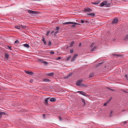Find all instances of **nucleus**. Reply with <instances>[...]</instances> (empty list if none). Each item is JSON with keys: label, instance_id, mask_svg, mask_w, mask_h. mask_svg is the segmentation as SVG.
I'll return each instance as SVG.
<instances>
[{"label": "nucleus", "instance_id": "obj_1", "mask_svg": "<svg viewBox=\"0 0 128 128\" xmlns=\"http://www.w3.org/2000/svg\"><path fill=\"white\" fill-rule=\"evenodd\" d=\"M97 46V45L95 43L91 44L90 46V51L92 52L94 51L96 48Z\"/></svg>", "mask_w": 128, "mask_h": 128}, {"label": "nucleus", "instance_id": "obj_2", "mask_svg": "<svg viewBox=\"0 0 128 128\" xmlns=\"http://www.w3.org/2000/svg\"><path fill=\"white\" fill-rule=\"evenodd\" d=\"M83 81L82 79H81L80 80H78L76 83V85L81 86H84L85 85L84 84H82L81 82Z\"/></svg>", "mask_w": 128, "mask_h": 128}, {"label": "nucleus", "instance_id": "obj_3", "mask_svg": "<svg viewBox=\"0 0 128 128\" xmlns=\"http://www.w3.org/2000/svg\"><path fill=\"white\" fill-rule=\"evenodd\" d=\"M92 10V9L88 8H86L85 9L84 11L86 13H91Z\"/></svg>", "mask_w": 128, "mask_h": 128}, {"label": "nucleus", "instance_id": "obj_4", "mask_svg": "<svg viewBox=\"0 0 128 128\" xmlns=\"http://www.w3.org/2000/svg\"><path fill=\"white\" fill-rule=\"evenodd\" d=\"M38 61L40 63H44L45 65H46L48 64V63L46 62L44 60L40 59H38Z\"/></svg>", "mask_w": 128, "mask_h": 128}, {"label": "nucleus", "instance_id": "obj_5", "mask_svg": "<svg viewBox=\"0 0 128 128\" xmlns=\"http://www.w3.org/2000/svg\"><path fill=\"white\" fill-rule=\"evenodd\" d=\"M28 12L30 14H37L38 12L35 11H34L31 10H28Z\"/></svg>", "mask_w": 128, "mask_h": 128}, {"label": "nucleus", "instance_id": "obj_6", "mask_svg": "<svg viewBox=\"0 0 128 128\" xmlns=\"http://www.w3.org/2000/svg\"><path fill=\"white\" fill-rule=\"evenodd\" d=\"M107 3V2L106 1H104L103 2L101 3L100 4V6H104L106 5Z\"/></svg>", "mask_w": 128, "mask_h": 128}, {"label": "nucleus", "instance_id": "obj_7", "mask_svg": "<svg viewBox=\"0 0 128 128\" xmlns=\"http://www.w3.org/2000/svg\"><path fill=\"white\" fill-rule=\"evenodd\" d=\"M26 74H28L30 75H32L34 74L32 72H30L28 71H25Z\"/></svg>", "mask_w": 128, "mask_h": 128}, {"label": "nucleus", "instance_id": "obj_8", "mask_svg": "<svg viewBox=\"0 0 128 128\" xmlns=\"http://www.w3.org/2000/svg\"><path fill=\"white\" fill-rule=\"evenodd\" d=\"M77 92L78 93H79L80 94L83 96H85L86 94V93L84 92L81 91H78Z\"/></svg>", "mask_w": 128, "mask_h": 128}, {"label": "nucleus", "instance_id": "obj_9", "mask_svg": "<svg viewBox=\"0 0 128 128\" xmlns=\"http://www.w3.org/2000/svg\"><path fill=\"white\" fill-rule=\"evenodd\" d=\"M118 22V20L117 19H114L112 21V23L114 24L117 23Z\"/></svg>", "mask_w": 128, "mask_h": 128}, {"label": "nucleus", "instance_id": "obj_10", "mask_svg": "<svg viewBox=\"0 0 128 128\" xmlns=\"http://www.w3.org/2000/svg\"><path fill=\"white\" fill-rule=\"evenodd\" d=\"M42 37L43 38L42 39V41L43 42L44 44V45H46V41L45 40V38L44 37Z\"/></svg>", "mask_w": 128, "mask_h": 128}, {"label": "nucleus", "instance_id": "obj_11", "mask_svg": "<svg viewBox=\"0 0 128 128\" xmlns=\"http://www.w3.org/2000/svg\"><path fill=\"white\" fill-rule=\"evenodd\" d=\"M49 99V98H47L45 99L44 101V103L46 104H48V100Z\"/></svg>", "mask_w": 128, "mask_h": 128}, {"label": "nucleus", "instance_id": "obj_12", "mask_svg": "<svg viewBox=\"0 0 128 128\" xmlns=\"http://www.w3.org/2000/svg\"><path fill=\"white\" fill-rule=\"evenodd\" d=\"M74 23V22H65L63 23V24H72Z\"/></svg>", "mask_w": 128, "mask_h": 128}, {"label": "nucleus", "instance_id": "obj_13", "mask_svg": "<svg viewBox=\"0 0 128 128\" xmlns=\"http://www.w3.org/2000/svg\"><path fill=\"white\" fill-rule=\"evenodd\" d=\"M87 14L90 16L92 17L94 16L95 15V14L94 13H88V14Z\"/></svg>", "mask_w": 128, "mask_h": 128}, {"label": "nucleus", "instance_id": "obj_14", "mask_svg": "<svg viewBox=\"0 0 128 128\" xmlns=\"http://www.w3.org/2000/svg\"><path fill=\"white\" fill-rule=\"evenodd\" d=\"M6 114V113L5 112H0V118L1 117L2 115V114Z\"/></svg>", "mask_w": 128, "mask_h": 128}, {"label": "nucleus", "instance_id": "obj_15", "mask_svg": "<svg viewBox=\"0 0 128 128\" xmlns=\"http://www.w3.org/2000/svg\"><path fill=\"white\" fill-rule=\"evenodd\" d=\"M56 99L54 98H52L50 99V100L52 102H54L56 100Z\"/></svg>", "mask_w": 128, "mask_h": 128}, {"label": "nucleus", "instance_id": "obj_16", "mask_svg": "<svg viewBox=\"0 0 128 128\" xmlns=\"http://www.w3.org/2000/svg\"><path fill=\"white\" fill-rule=\"evenodd\" d=\"M100 3V2H92V4H95L96 5H97L98 4Z\"/></svg>", "mask_w": 128, "mask_h": 128}, {"label": "nucleus", "instance_id": "obj_17", "mask_svg": "<svg viewBox=\"0 0 128 128\" xmlns=\"http://www.w3.org/2000/svg\"><path fill=\"white\" fill-rule=\"evenodd\" d=\"M128 39V34L125 36L124 38V40H127Z\"/></svg>", "mask_w": 128, "mask_h": 128}, {"label": "nucleus", "instance_id": "obj_18", "mask_svg": "<svg viewBox=\"0 0 128 128\" xmlns=\"http://www.w3.org/2000/svg\"><path fill=\"white\" fill-rule=\"evenodd\" d=\"M24 47H25L27 48H29V44H24Z\"/></svg>", "mask_w": 128, "mask_h": 128}, {"label": "nucleus", "instance_id": "obj_19", "mask_svg": "<svg viewBox=\"0 0 128 128\" xmlns=\"http://www.w3.org/2000/svg\"><path fill=\"white\" fill-rule=\"evenodd\" d=\"M54 74V72H51L50 73H49L48 74V75L50 76H53Z\"/></svg>", "mask_w": 128, "mask_h": 128}, {"label": "nucleus", "instance_id": "obj_20", "mask_svg": "<svg viewBox=\"0 0 128 128\" xmlns=\"http://www.w3.org/2000/svg\"><path fill=\"white\" fill-rule=\"evenodd\" d=\"M74 41H72V42L70 44V47H72V46L74 44Z\"/></svg>", "mask_w": 128, "mask_h": 128}, {"label": "nucleus", "instance_id": "obj_21", "mask_svg": "<svg viewBox=\"0 0 128 128\" xmlns=\"http://www.w3.org/2000/svg\"><path fill=\"white\" fill-rule=\"evenodd\" d=\"M12 47V46H7V47H8V49L10 50H12L11 48Z\"/></svg>", "mask_w": 128, "mask_h": 128}, {"label": "nucleus", "instance_id": "obj_22", "mask_svg": "<svg viewBox=\"0 0 128 128\" xmlns=\"http://www.w3.org/2000/svg\"><path fill=\"white\" fill-rule=\"evenodd\" d=\"M112 56H122L121 54H112Z\"/></svg>", "mask_w": 128, "mask_h": 128}, {"label": "nucleus", "instance_id": "obj_23", "mask_svg": "<svg viewBox=\"0 0 128 128\" xmlns=\"http://www.w3.org/2000/svg\"><path fill=\"white\" fill-rule=\"evenodd\" d=\"M94 73H91L90 74V75L89 76V78H91V77H92V76H93L94 75Z\"/></svg>", "mask_w": 128, "mask_h": 128}, {"label": "nucleus", "instance_id": "obj_24", "mask_svg": "<svg viewBox=\"0 0 128 128\" xmlns=\"http://www.w3.org/2000/svg\"><path fill=\"white\" fill-rule=\"evenodd\" d=\"M15 28L16 29L20 30V26H15Z\"/></svg>", "mask_w": 128, "mask_h": 128}, {"label": "nucleus", "instance_id": "obj_25", "mask_svg": "<svg viewBox=\"0 0 128 128\" xmlns=\"http://www.w3.org/2000/svg\"><path fill=\"white\" fill-rule=\"evenodd\" d=\"M44 81L45 82H48L50 81V80L48 79H45L44 80Z\"/></svg>", "mask_w": 128, "mask_h": 128}, {"label": "nucleus", "instance_id": "obj_26", "mask_svg": "<svg viewBox=\"0 0 128 128\" xmlns=\"http://www.w3.org/2000/svg\"><path fill=\"white\" fill-rule=\"evenodd\" d=\"M60 28L59 27L57 26L56 27V28H55V30H56L57 31H58L59 30V29Z\"/></svg>", "mask_w": 128, "mask_h": 128}, {"label": "nucleus", "instance_id": "obj_27", "mask_svg": "<svg viewBox=\"0 0 128 128\" xmlns=\"http://www.w3.org/2000/svg\"><path fill=\"white\" fill-rule=\"evenodd\" d=\"M20 27L22 28H26V26L24 25H21L20 26Z\"/></svg>", "mask_w": 128, "mask_h": 128}, {"label": "nucleus", "instance_id": "obj_28", "mask_svg": "<svg viewBox=\"0 0 128 128\" xmlns=\"http://www.w3.org/2000/svg\"><path fill=\"white\" fill-rule=\"evenodd\" d=\"M76 56H73V57L72 58V59L71 60L72 61H74L75 59L76 58Z\"/></svg>", "mask_w": 128, "mask_h": 128}, {"label": "nucleus", "instance_id": "obj_29", "mask_svg": "<svg viewBox=\"0 0 128 128\" xmlns=\"http://www.w3.org/2000/svg\"><path fill=\"white\" fill-rule=\"evenodd\" d=\"M73 24H74L72 26V27H74L76 25V24H77L76 23H75L74 22V23H73Z\"/></svg>", "mask_w": 128, "mask_h": 128}, {"label": "nucleus", "instance_id": "obj_30", "mask_svg": "<svg viewBox=\"0 0 128 128\" xmlns=\"http://www.w3.org/2000/svg\"><path fill=\"white\" fill-rule=\"evenodd\" d=\"M50 31H48L46 33V36H48V34L50 33Z\"/></svg>", "mask_w": 128, "mask_h": 128}, {"label": "nucleus", "instance_id": "obj_31", "mask_svg": "<svg viewBox=\"0 0 128 128\" xmlns=\"http://www.w3.org/2000/svg\"><path fill=\"white\" fill-rule=\"evenodd\" d=\"M51 45V42L49 41L48 43V46H50Z\"/></svg>", "mask_w": 128, "mask_h": 128}, {"label": "nucleus", "instance_id": "obj_32", "mask_svg": "<svg viewBox=\"0 0 128 128\" xmlns=\"http://www.w3.org/2000/svg\"><path fill=\"white\" fill-rule=\"evenodd\" d=\"M58 31H57L55 32L54 33V35L55 36H56V34L58 33Z\"/></svg>", "mask_w": 128, "mask_h": 128}, {"label": "nucleus", "instance_id": "obj_33", "mask_svg": "<svg viewBox=\"0 0 128 128\" xmlns=\"http://www.w3.org/2000/svg\"><path fill=\"white\" fill-rule=\"evenodd\" d=\"M102 63V62H101L100 63L98 64L97 65V66H100Z\"/></svg>", "mask_w": 128, "mask_h": 128}, {"label": "nucleus", "instance_id": "obj_34", "mask_svg": "<svg viewBox=\"0 0 128 128\" xmlns=\"http://www.w3.org/2000/svg\"><path fill=\"white\" fill-rule=\"evenodd\" d=\"M110 6V4H106V7H109Z\"/></svg>", "mask_w": 128, "mask_h": 128}, {"label": "nucleus", "instance_id": "obj_35", "mask_svg": "<svg viewBox=\"0 0 128 128\" xmlns=\"http://www.w3.org/2000/svg\"><path fill=\"white\" fill-rule=\"evenodd\" d=\"M19 42L18 40H16V41L15 42V43H19Z\"/></svg>", "mask_w": 128, "mask_h": 128}, {"label": "nucleus", "instance_id": "obj_36", "mask_svg": "<svg viewBox=\"0 0 128 128\" xmlns=\"http://www.w3.org/2000/svg\"><path fill=\"white\" fill-rule=\"evenodd\" d=\"M48 53H50V54H54V52L52 51H51L50 52L49 51Z\"/></svg>", "mask_w": 128, "mask_h": 128}, {"label": "nucleus", "instance_id": "obj_37", "mask_svg": "<svg viewBox=\"0 0 128 128\" xmlns=\"http://www.w3.org/2000/svg\"><path fill=\"white\" fill-rule=\"evenodd\" d=\"M74 50L73 49H72L70 50V53H72L73 52Z\"/></svg>", "mask_w": 128, "mask_h": 128}, {"label": "nucleus", "instance_id": "obj_38", "mask_svg": "<svg viewBox=\"0 0 128 128\" xmlns=\"http://www.w3.org/2000/svg\"><path fill=\"white\" fill-rule=\"evenodd\" d=\"M70 58V56H68L66 59V60L68 61L69 59Z\"/></svg>", "mask_w": 128, "mask_h": 128}, {"label": "nucleus", "instance_id": "obj_39", "mask_svg": "<svg viewBox=\"0 0 128 128\" xmlns=\"http://www.w3.org/2000/svg\"><path fill=\"white\" fill-rule=\"evenodd\" d=\"M5 59L6 60H8V56H5Z\"/></svg>", "mask_w": 128, "mask_h": 128}, {"label": "nucleus", "instance_id": "obj_40", "mask_svg": "<svg viewBox=\"0 0 128 128\" xmlns=\"http://www.w3.org/2000/svg\"><path fill=\"white\" fill-rule=\"evenodd\" d=\"M54 31L52 30L50 32V34L53 35V33H54Z\"/></svg>", "mask_w": 128, "mask_h": 128}, {"label": "nucleus", "instance_id": "obj_41", "mask_svg": "<svg viewBox=\"0 0 128 128\" xmlns=\"http://www.w3.org/2000/svg\"><path fill=\"white\" fill-rule=\"evenodd\" d=\"M59 119L60 121H62V118L60 116H59Z\"/></svg>", "mask_w": 128, "mask_h": 128}, {"label": "nucleus", "instance_id": "obj_42", "mask_svg": "<svg viewBox=\"0 0 128 128\" xmlns=\"http://www.w3.org/2000/svg\"><path fill=\"white\" fill-rule=\"evenodd\" d=\"M82 102L84 103V105H85L86 104V102H85L84 100V99H83V100H82Z\"/></svg>", "mask_w": 128, "mask_h": 128}, {"label": "nucleus", "instance_id": "obj_43", "mask_svg": "<svg viewBox=\"0 0 128 128\" xmlns=\"http://www.w3.org/2000/svg\"><path fill=\"white\" fill-rule=\"evenodd\" d=\"M85 21L83 20H81V23H83Z\"/></svg>", "mask_w": 128, "mask_h": 128}, {"label": "nucleus", "instance_id": "obj_44", "mask_svg": "<svg viewBox=\"0 0 128 128\" xmlns=\"http://www.w3.org/2000/svg\"><path fill=\"white\" fill-rule=\"evenodd\" d=\"M61 58L60 57H59L57 58V60H59Z\"/></svg>", "mask_w": 128, "mask_h": 128}, {"label": "nucleus", "instance_id": "obj_45", "mask_svg": "<svg viewBox=\"0 0 128 128\" xmlns=\"http://www.w3.org/2000/svg\"><path fill=\"white\" fill-rule=\"evenodd\" d=\"M108 89L112 91H114V90L112 89H110L109 88H108Z\"/></svg>", "mask_w": 128, "mask_h": 128}, {"label": "nucleus", "instance_id": "obj_46", "mask_svg": "<svg viewBox=\"0 0 128 128\" xmlns=\"http://www.w3.org/2000/svg\"><path fill=\"white\" fill-rule=\"evenodd\" d=\"M5 56H8V54L5 53Z\"/></svg>", "mask_w": 128, "mask_h": 128}, {"label": "nucleus", "instance_id": "obj_47", "mask_svg": "<svg viewBox=\"0 0 128 128\" xmlns=\"http://www.w3.org/2000/svg\"><path fill=\"white\" fill-rule=\"evenodd\" d=\"M72 74H70L68 75V77H70V76H71L72 75Z\"/></svg>", "mask_w": 128, "mask_h": 128}, {"label": "nucleus", "instance_id": "obj_48", "mask_svg": "<svg viewBox=\"0 0 128 128\" xmlns=\"http://www.w3.org/2000/svg\"><path fill=\"white\" fill-rule=\"evenodd\" d=\"M107 105V104L106 103H104V106H106Z\"/></svg>", "mask_w": 128, "mask_h": 128}, {"label": "nucleus", "instance_id": "obj_49", "mask_svg": "<svg viewBox=\"0 0 128 128\" xmlns=\"http://www.w3.org/2000/svg\"><path fill=\"white\" fill-rule=\"evenodd\" d=\"M45 116V114H43V116L44 117Z\"/></svg>", "mask_w": 128, "mask_h": 128}, {"label": "nucleus", "instance_id": "obj_50", "mask_svg": "<svg viewBox=\"0 0 128 128\" xmlns=\"http://www.w3.org/2000/svg\"><path fill=\"white\" fill-rule=\"evenodd\" d=\"M125 77L126 78H127V74H126L125 75Z\"/></svg>", "mask_w": 128, "mask_h": 128}, {"label": "nucleus", "instance_id": "obj_51", "mask_svg": "<svg viewBox=\"0 0 128 128\" xmlns=\"http://www.w3.org/2000/svg\"><path fill=\"white\" fill-rule=\"evenodd\" d=\"M124 124H126V121H124Z\"/></svg>", "mask_w": 128, "mask_h": 128}, {"label": "nucleus", "instance_id": "obj_52", "mask_svg": "<svg viewBox=\"0 0 128 128\" xmlns=\"http://www.w3.org/2000/svg\"><path fill=\"white\" fill-rule=\"evenodd\" d=\"M74 56H78V55L77 54H74Z\"/></svg>", "mask_w": 128, "mask_h": 128}, {"label": "nucleus", "instance_id": "obj_53", "mask_svg": "<svg viewBox=\"0 0 128 128\" xmlns=\"http://www.w3.org/2000/svg\"><path fill=\"white\" fill-rule=\"evenodd\" d=\"M81 45V43H80L79 45V46H80Z\"/></svg>", "mask_w": 128, "mask_h": 128}, {"label": "nucleus", "instance_id": "obj_54", "mask_svg": "<svg viewBox=\"0 0 128 128\" xmlns=\"http://www.w3.org/2000/svg\"><path fill=\"white\" fill-rule=\"evenodd\" d=\"M124 0V1H128V0Z\"/></svg>", "mask_w": 128, "mask_h": 128}, {"label": "nucleus", "instance_id": "obj_55", "mask_svg": "<svg viewBox=\"0 0 128 128\" xmlns=\"http://www.w3.org/2000/svg\"><path fill=\"white\" fill-rule=\"evenodd\" d=\"M112 111H111V114H112Z\"/></svg>", "mask_w": 128, "mask_h": 128}, {"label": "nucleus", "instance_id": "obj_56", "mask_svg": "<svg viewBox=\"0 0 128 128\" xmlns=\"http://www.w3.org/2000/svg\"><path fill=\"white\" fill-rule=\"evenodd\" d=\"M2 56H1V58H2Z\"/></svg>", "mask_w": 128, "mask_h": 128}, {"label": "nucleus", "instance_id": "obj_57", "mask_svg": "<svg viewBox=\"0 0 128 128\" xmlns=\"http://www.w3.org/2000/svg\"><path fill=\"white\" fill-rule=\"evenodd\" d=\"M38 56H40V55H39Z\"/></svg>", "mask_w": 128, "mask_h": 128}, {"label": "nucleus", "instance_id": "obj_58", "mask_svg": "<svg viewBox=\"0 0 128 128\" xmlns=\"http://www.w3.org/2000/svg\"><path fill=\"white\" fill-rule=\"evenodd\" d=\"M0 90H1V89H0Z\"/></svg>", "mask_w": 128, "mask_h": 128}]
</instances>
